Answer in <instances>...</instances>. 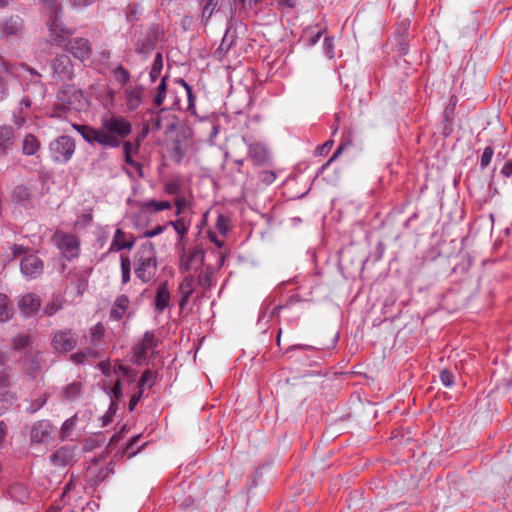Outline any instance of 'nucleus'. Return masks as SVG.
I'll return each instance as SVG.
<instances>
[{
  "label": "nucleus",
  "instance_id": "obj_38",
  "mask_svg": "<svg viewBox=\"0 0 512 512\" xmlns=\"http://www.w3.org/2000/svg\"><path fill=\"white\" fill-rule=\"evenodd\" d=\"M113 76L115 80L121 84L125 85L130 80V73L129 71L124 68L122 65L117 66L113 71Z\"/></svg>",
  "mask_w": 512,
  "mask_h": 512
},
{
  "label": "nucleus",
  "instance_id": "obj_50",
  "mask_svg": "<svg viewBox=\"0 0 512 512\" xmlns=\"http://www.w3.org/2000/svg\"><path fill=\"white\" fill-rule=\"evenodd\" d=\"M42 4L50 11L52 14H58L61 10V5L58 0H41Z\"/></svg>",
  "mask_w": 512,
  "mask_h": 512
},
{
  "label": "nucleus",
  "instance_id": "obj_27",
  "mask_svg": "<svg viewBox=\"0 0 512 512\" xmlns=\"http://www.w3.org/2000/svg\"><path fill=\"white\" fill-rule=\"evenodd\" d=\"M40 149L39 140L32 134H27L22 143V153L27 156H32Z\"/></svg>",
  "mask_w": 512,
  "mask_h": 512
},
{
  "label": "nucleus",
  "instance_id": "obj_17",
  "mask_svg": "<svg viewBox=\"0 0 512 512\" xmlns=\"http://www.w3.org/2000/svg\"><path fill=\"white\" fill-rule=\"evenodd\" d=\"M41 306L40 298L34 293H27L18 300V307L21 313L26 316L34 315Z\"/></svg>",
  "mask_w": 512,
  "mask_h": 512
},
{
  "label": "nucleus",
  "instance_id": "obj_45",
  "mask_svg": "<svg viewBox=\"0 0 512 512\" xmlns=\"http://www.w3.org/2000/svg\"><path fill=\"white\" fill-rule=\"evenodd\" d=\"M139 437L140 436H135L133 437L129 442L128 444L126 445V448H125V451H124V454L128 457V458H132L134 455H136V453L138 451H140L146 444H142L138 450H134V446L135 444L138 442L139 440Z\"/></svg>",
  "mask_w": 512,
  "mask_h": 512
},
{
  "label": "nucleus",
  "instance_id": "obj_12",
  "mask_svg": "<svg viewBox=\"0 0 512 512\" xmlns=\"http://www.w3.org/2000/svg\"><path fill=\"white\" fill-rule=\"evenodd\" d=\"M53 427L47 420L35 422L31 427L30 440L32 443L47 444L52 438Z\"/></svg>",
  "mask_w": 512,
  "mask_h": 512
},
{
  "label": "nucleus",
  "instance_id": "obj_28",
  "mask_svg": "<svg viewBox=\"0 0 512 512\" xmlns=\"http://www.w3.org/2000/svg\"><path fill=\"white\" fill-rule=\"evenodd\" d=\"M14 314L13 306L4 294H0V322L9 321Z\"/></svg>",
  "mask_w": 512,
  "mask_h": 512
},
{
  "label": "nucleus",
  "instance_id": "obj_25",
  "mask_svg": "<svg viewBox=\"0 0 512 512\" xmlns=\"http://www.w3.org/2000/svg\"><path fill=\"white\" fill-rule=\"evenodd\" d=\"M249 156L255 165H262L268 159V151L266 147L260 143H253L249 146Z\"/></svg>",
  "mask_w": 512,
  "mask_h": 512
},
{
  "label": "nucleus",
  "instance_id": "obj_46",
  "mask_svg": "<svg viewBox=\"0 0 512 512\" xmlns=\"http://www.w3.org/2000/svg\"><path fill=\"white\" fill-rule=\"evenodd\" d=\"M493 155L494 150L491 146H488L484 149L480 159V167L482 169L486 168L491 163Z\"/></svg>",
  "mask_w": 512,
  "mask_h": 512
},
{
  "label": "nucleus",
  "instance_id": "obj_35",
  "mask_svg": "<svg viewBox=\"0 0 512 512\" xmlns=\"http://www.w3.org/2000/svg\"><path fill=\"white\" fill-rule=\"evenodd\" d=\"M351 145V141L350 140H346V141H343L339 146L338 148L336 149V151L334 152V154L332 155V157L325 163L323 164L318 173H317V176L319 174H322L324 172V170L336 159L338 158L342 152L346 149L347 146H350Z\"/></svg>",
  "mask_w": 512,
  "mask_h": 512
},
{
  "label": "nucleus",
  "instance_id": "obj_9",
  "mask_svg": "<svg viewBox=\"0 0 512 512\" xmlns=\"http://www.w3.org/2000/svg\"><path fill=\"white\" fill-rule=\"evenodd\" d=\"M157 346V340L153 331H146L141 342L133 347V361L137 365H142L146 359L149 351H154Z\"/></svg>",
  "mask_w": 512,
  "mask_h": 512
},
{
  "label": "nucleus",
  "instance_id": "obj_1",
  "mask_svg": "<svg viewBox=\"0 0 512 512\" xmlns=\"http://www.w3.org/2000/svg\"><path fill=\"white\" fill-rule=\"evenodd\" d=\"M72 127L88 144L92 146L98 144L106 148H118L121 145V140L132 131L129 121L115 115L102 117L99 128L83 124H73Z\"/></svg>",
  "mask_w": 512,
  "mask_h": 512
},
{
  "label": "nucleus",
  "instance_id": "obj_40",
  "mask_svg": "<svg viewBox=\"0 0 512 512\" xmlns=\"http://www.w3.org/2000/svg\"><path fill=\"white\" fill-rule=\"evenodd\" d=\"M81 385L80 383L73 382L67 385L64 389V396L67 400H74L80 394Z\"/></svg>",
  "mask_w": 512,
  "mask_h": 512
},
{
  "label": "nucleus",
  "instance_id": "obj_3",
  "mask_svg": "<svg viewBox=\"0 0 512 512\" xmlns=\"http://www.w3.org/2000/svg\"><path fill=\"white\" fill-rule=\"evenodd\" d=\"M200 8V20L203 26L208 24L214 14H225L228 23L233 22L237 14L236 0H221L220 4L218 0H200Z\"/></svg>",
  "mask_w": 512,
  "mask_h": 512
},
{
  "label": "nucleus",
  "instance_id": "obj_56",
  "mask_svg": "<svg viewBox=\"0 0 512 512\" xmlns=\"http://www.w3.org/2000/svg\"><path fill=\"white\" fill-rule=\"evenodd\" d=\"M276 179V174L273 171H263L260 174V180L269 185L273 183Z\"/></svg>",
  "mask_w": 512,
  "mask_h": 512
},
{
  "label": "nucleus",
  "instance_id": "obj_44",
  "mask_svg": "<svg viewBox=\"0 0 512 512\" xmlns=\"http://www.w3.org/2000/svg\"><path fill=\"white\" fill-rule=\"evenodd\" d=\"M185 156V151L182 148L180 142H176L173 145L171 157L173 161L177 164H180Z\"/></svg>",
  "mask_w": 512,
  "mask_h": 512
},
{
  "label": "nucleus",
  "instance_id": "obj_63",
  "mask_svg": "<svg viewBox=\"0 0 512 512\" xmlns=\"http://www.w3.org/2000/svg\"><path fill=\"white\" fill-rule=\"evenodd\" d=\"M143 395V389H139L137 393L133 394L130 401H129V410L133 411L142 398Z\"/></svg>",
  "mask_w": 512,
  "mask_h": 512
},
{
  "label": "nucleus",
  "instance_id": "obj_57",
  "mask_svg": "<svg viewBox=\"0 0 512 512\" xmlns=\"http://www.w3.org/2000/svg\"><path fill=\"white\" fill-rule=\"evenodd\" d=\"M123 395L121 382L120 380H117L115 385L110 390V397L111 399L116 398L120 399Z\"/></svg>",
  "mask_w": 512,
  "mask_h": 512
},
{
  "label": "nucleus",
  "instance_id": "obj_51",
  "mask_svg": "<svg viewBox=\"0 0 512 512\" xmlns=\"http://www.w3.org/2000/svg\"><path fill=\"white\" fill-rule=\"evenodd\" d=\"M323 49L325 55L332 59L334 57V44L333 39L331 37H325L324 43H323Z\"/></svg>",
  "mask_w": 512,
  "mask_h": 512
},
{
  "label": "nucleus",
  "instance_id": "obj_43",
  "mask_svg": "<svg viewBox=\"0 0 512 512\" xmlns=\"http://www.w3.org/2000/svg\"><path fill=\"white\" fill-rule=\"evenodd\" d=\"M104 332L105 327L102 323H97L96 325H94L91 329L92 344H96L97 342H99L102 339Z\"/></svg>",
  "mask_w": 512,
  "mask_h": 512
},
{
  "label": "nucleus",
  "instance_id": "obj_21",
  "mask_svg": "<svg viewBox=\"0 0 512 512\" xmlns=\"http://www.w3.org/2000/svg\"><path fill=\"white\" fill-rule=\"evenodd\" d=\"M171 295L168 289V283H161L155 295L154 307L156 312L162 313L170 304Z\"/></svg>",
  "mask_w": 512,
  "mask_h": 512
},
{
  "label": "nucleus",
  "instance_id": "obj_53",
  "mask_svg": "<svg viewBox=\"0 0 512 512\" xmlns=\"http://www.w3.org/2000/svg\"><path fill=\"white\" fill-rule=\"evenodd\" d=\"M62 308V305L57 301H51L49 302L46 307L44 308L45 314L48 316L54 315L56 312H58Z\"/></svg>",
  "mask_w": 512,
  "mask_h": 512
},
{
  "label": "nucleus",
  "instance_id": "obj_14",
  "mask_svg": "<svg viewBox=\"0 0 512 512\" xmlns=\"http://www.w3.org/2000/svg\"><path fill=\"white\" fill-rule=\"evenodd\" d=\"M24 29V20L18 15H12L0 21V35L2 37H18Z\"/></svg>",
  "mask_w": 512,
  "mask_h": 512
},
{
  "label": "nucleus",
  "instance_id": "obj_6",
  "mask_svg": "<svg viewBox=\"0 0 512 512\" xmlns=\"http://www.w3.org/2000/svg\"><path fill=\"white\" fill-rule=\"evenodd\" d=\"M77 336L71 329L58 330L53 333L51 346L55 352L68 353L77 346Z\"/></svg>",
  "mask_w": 512,
  "mask_h": 512
},
{
  "label": "nucleus",
  "instance_id": "obj_15",
  "mask_svg": "<svg viewBox=\"0 0 512 512\" xmlns=\"http://www.w3.org/2000/svg\"><path fill=\"white\" fill-rule=\"evenodd\" d=\"M205 259V251L201 246L195 247L187 256H183L181 259L180 270L183 272L187 271H198Z\"/></svg>",
  "mask_w": 512,
  "mask_h": 512
},
{
  "label": "nucleus",
  "instance_id": "obj_31",
  "mask_svg": "<svg viewBox=\"0 0 512 512\" xmlns=\"http://www.w3.org/2000/svg\"><path fill=\"white\" fill-rule=\"evenodd\" d=\"M16 397L13 393L5 390L0 392V416L3 415L13 405Z\"/></svg>",
  "mask_w": 512,
  "mask_h": 512
},
{
  "label": "nucleus",
  "instance_id": "obj_16",
  "mask_svg": "<svg viewBox=\"0 0 512 512\" xmlns=\"http://www.w3.org/2000/svg\"><path fill=\"white\" fill-rule=\"evenodd\" d=\"M67 50L80 60L88 59L92 53L91 44L85 38H75L67 44Z\"/></svg>",
  "mask_w": 512,
  "mask_h": 512
},
{
  "label": "nucleus",
  "instance_id": "obj_37",
  "mask_svg": "<svg viewBox=\"0 0 512 512\" xmlns=\"http://www.w3.org/2000/svg\"><path fill=\"white\" fill-rule=\"evenodd\" d=\"M166 80H167V76L163 77L161 79L159 85L157 86V89H156L157 93H156V96L154 98V103L157 106L162 105V103L164 102V99L166 97V92H167Z\"/></svg>",
  "mask_w": 512,
  "mask_h": 512
},
{
  "label": "nucleus",
  "instance_id": "obj_20",
  "mask_svg": "<svg viewBox=\"0 0 512 512\" xmlns=\"http://www.w3.org/2000/svg\"><path fill=\"white\" fill-rule=\"evenodd\" d=\"M11 199L14 204L28 208L32 205L31 189L23 184L17 185L12 191Z\"/></svg>",
  "mask_w": 512,
  "mask_h": 512
},
{
  "label": "nucleus",
  "instance_id": "obj_18",
  "mask_svg": "<svg viewBox=\"0 0 512 512\" xmlns=\"http://www.w3.org/2000/svg\"><path fill=\"white\" fill-rule=\"evenodd\" d=\"M144 96L143 85H136L125 90V104L128 111L137 110L142 104Z\"/></svg>",
  "mask_w": 512,
  "mask_h": 512
},
{
  "label": "nucleus",
  "instance_id": "obj_47",
  "mask_svg": "<svg viewBox=\"0 0 512 512\" xmlns=\"http://www.w3.org/2000/svg\"><path fill=\"white\" fill-rule=\"evenodd\" d=\"M168 225H172L180 236H183L188 232V226L183 218L177 219L176 221H170Z\"/></svg>",
  "mask_w": 512,
  "mask_h": 512
},
{
  "label": "nucleus",
  "instance_id": "obj_4",
  "mask_svg": "<svg viewBox=\"0 0 512 512\" xmlns=\"http://www.w3.org/2000/svg\"><path fill=\"white\" fill-rule=\"evenodd\" d=\"M85 107L83 93L74 85H63L57 93V111H81Z\"/></svg>",
  "mask_w": 512,
  "mask_h": 512
},
{
  "label": "nucleus",
  "instance_id": "obj_29",
  "mask_svg": "<svg viewBox=\"0 0 512 512\" xmlns=\"http://www.w3.org/2000/svg\"><path fill=\"white\" fill-rule=\"evenodd\" d=\"M142 208L150 213H155L171 208L169 201L149 200L142 204Z\"/></svg>",
  "mask_w": 512,
  "mask_h": 512
},
{
  "label": "nucleus",
  "instance_id": "obj_48",
  "mask_svg": "<svg viewBox=\"0 0 512 512\" xmlns=\"http://www.w3.org/2000/svg\"><path fill=\"white\" fill-rule=\"evenodd\" d=\"M217 230L225 235L229 230V219L224 215H219L216 221Z\"/></svg>",
  "mask_w": 512,
  "mask_h": 512
},
{
  "label": "nucleus",
  "instance_id": "obj_23",
  "mask_svg": "<svg viewBox=\"0 0 512 512\" xmlns=\"http://www.w3.org/2000/svg\"><path fill=\"white\" fill-rule=\"evenodd\" d=\"M194 276L193 275H187L183 278L179 285V292L181 294V299L179 301V306L181 309L185 307V305L188 303V300L190 296L193 294L194 291Z\"/></svg>",
  "mask_w": 512,
  "mask_h": 512
},
{
  "label": "nucleus",
  "instance_id": "obj_64",
  "mask_svg": "<svg viewBox=\"0 0 512 512\" xmlns=\"http://www.w3.org/2000/svg\"><path fill=\"white\" fill-rule=\"evenodd\" d=\"M501 174L508 178L512 175V160H507L501 168Z\"/></svg>",
  "mask_w": 512,
  "mask_h": 512
},
{
  "label": "nucleus",
  "instance_id": "obj_39",
  "mask_svg": "<svg viewBox=\"0 0 512 512\" xmlns=\"http://www.w3.org/2000/svg\"><path fill=\"white\" fill-rule=\"evenodd\" d=\"M9 71L7 66H4L3 74H0V102L8 96V78Z\"/></svg>",
  "mask_w": 512,
  "mask_h": 512
},
{
  "label": "nucleus",
  "instance_id": "obj_60",
  "mask_svg": "<svg viewBox=\"0 0 512 512\" xmlns=\"http://www.w3.org/2000/svg\"><path fill=\"white\" fill-rule=\"evenodd\" d=\"M155 48V45L148 44L147 40L144 38L140 44V46L137 48V52L140 54H148Z\"/></svg>",
  "mask_w": 512,
  "mask_h": 512
},
{
  "label": "nucleus",
  "instance_id": "obj_8",
  "mask_svg": "<svg viewBox=\"0 0 512 512\" xmlns=\"http://www.w3.org/2000/svg\"><path fill=\"white\" fill-rule=\"evenodd\" d=\"M237 39V29L233 26V22H227V28L222 37L221 43L212 54L213 58L220 62L223 61L232 50V48L236 45Z\"/></svg>",
  "mask_w": 512,
  "mask_h": 512
},
{
  "label": "nucleus",
  "instance_id": "obj_59",
  "mask_svg": "<svg viewBox=\"0 0 512 512\" xmlns=\"http://www.w3.org/2000/svg\"><path fill=\"white\" fill-rule=\"evenodd\" d=\"M73 427H74L73 419H68L63 423V426H62V438L63 439L69 437L70 432L73 429Z\"/></svg>",
  "mask_w": 512,
  "mask_h": 512
},
{
  "label": "nucleus",
  "instance_id": "obj_22",
  "mask_svg": "<svg viewBox=\"0 0 512 512\" xmlns=\"http://www.w3.org/2000/svg\"><path fill=\"white\" fill-rule=\"evenodd\" d=\"M15 131L12 126H0V155H5L13 147Z\"/></svg>",
  "mask_w": 512,
  "mask_h": 512
},
{
  "label": "nucleus",
  "instance_id": "obj_55",
  "mask_svg": "<svg viewBox=\"0 0 512 512\" xmlns=\"http://www.w3.org/2000/svg\"><path fill=\"white\" fill-rule=\"evenodd\" d=\"M69 4L76 9H82L90 6L95 0H67Z\"/></svg>",
  "mask_w": 512,
  "mask_h": 512
},
{
  "label": "nucleus",
  "instance_id": "obj_36",
  "mask_svg": "<svg viewBox=\"0 0 512 512\" xmlns=\"http://www.w3.org/2000/svg\"><path fill=\"white\" fill-rule=\"evenodd\" d=\"M351 145V141L350 140H346V141H343L339 146L338 148L336 149V151L334 152V154L332 155V157L325 163L323 164L318 173H317V176L319 174H322L324 172V170L336 159L338 158L342 152L346 149L347 146H350Z\"/></svg>",
  "mask_w": 512,
  "mask_h": 512
},
{
  "label": "nucleus",
  "instance_id": "obj_30",
  "mask_svg": "<svg viewBox=\"0 0 512 512\" xmlns=\"http://www.w3.org/2000/svg\"><path fill=\"white\" fill-rule=\"evenodd\" d=\"M163 35V29L158 24H152L145 35V39L148 44L156 45V43L161 39Z\"/></svg>",
  "mask_w": 512,
  "mask_h": 512
},
{
  "label": "nucleus",
  "instance_id": "obj_62",
  "mask_svg": "<svg viewBox=\"0 0 512 512\" xmlns=\"http://www.w3.org/2000/svg\"><path fill=\"white\" fill-rule=\"evenodd\" d=\"M252 6V0H236L237 12H246Z\"/></svg>",
  "mask_w": 512,
  "mask_h": 512
},
{
  "label": "nucleus",
  "instance_id": "obj_33",
  "mask_svg": "<svg viewBox=\"0 0 512 512\" xmlns=\"http://www.w3.org/2000/svg\"><path fill=\"white\" fill-rule=\"evenodd\" d=\"M163 68V57L160 52H158L155 55V58L153 60V64L150 70V79L152 82H154L158 77L160 76V73Z\"/></svg>",
  "mask_w": 512,
  "mask_h": 512
},
{
  "label": "nucleus",
  "instance_id": "obj_2",
  "mask_svg": "<svg viewBox=\"0 0 512 512\" xmlns=\"http://www.w3.org/2000/svg\"><path fill=\"white\" fill-rule=\"evenodd\" d=\"M157 271L155 247L151 242L143 243L135 255V274L142 282L151 281Z\"/></svg>",
  "mask_w": 512,
  "mask_h": 512
},
{
  "label": "nucleus",
  "instance_id": "obj_7",
  "mask_svg": "<svg viewBox=\"0 0 512 512\" xmlns=\"http://www.w3.org/2000/svg\"><path fill=\"white\" fill-rule=\"evenodd\" d=\"M53 238L56 241L57 247L68 260L78 256L79 241L75 235L57 232L54 234Z\"/></svg>",
  "mask_w": 512,
  "mask_h": 512
},
{
  "label": "nucleus",
  "instance_id": "obj_41",
  "mask_svg": "<svg viewBox=\"0 0 512 512\" xmlns=\"http://www.w3.org/2000/svg\"><path fill=\"white\" fill-rule=\"evenodd\" d=\"M28 362L30 370H32L33 372L39 371L43 363L42 353L39 351L32 353L29 356Z\"/></svg>",
  "mask_w": 512,
  "mask_h": 512
},
{
  "label": "nucleus",
  "instance_id": "obj_42",
  "mask_svg": "<svg viewBox=\"0 0 512 512\" xmlns=\"http://www.w3.org/2000/svg\"><path fill=\"white\" fill-rule=\"evenodd\" d=\"M197 281L202 288H210L212 284V272L209 269L201 271L198 275Z\"/></svg>",
  "mask_w": 512,
  "mask_h": 512
},
{
  "label": "nucleus",
  "instance_id": "obj_5",
  "mask_svg": "<svg viewBox=\"0 0 512 512\" xmlns=\"http://www.w3.org/2000/svg\"><path fill=\"white\" fill-rule=\"evenodd\" d=\"M75 149V141L67 135L56 138L49 145L51 157L58 163H67L72 158Z\"/></svg>",
  "mask_w": 512,
  "mask_h": 512
},
{
  "label": "nucleus",
  "instance_id": "obj_24",
  "mask_svg": "<svg viewBox=\"0 0 512 512\" xmlns=\"http://www.w3.org/2000/svg\"><path fill=\"white\" fill-rule=\"evenodd\" d=\"M129 302V298L126 295H119L114 301L113 307L110 311V317L119 321L127 311Z\"/></svg>",
  "mask_w": 512,
  "mask_h": 512
},
{
  "label": "nucleus",
  "instance_id": "obj_26",
  "mask_svg": "<svg viewBox=\"0 0 512 512\" xmlns=\"http://www.w3.org/2000/svg\"><path fill=\"white\" fill-rule=\"evenodd\" d=\"M134 241H126L125 233L121 229H117L111 243L110 251H121L123 249H131Z\"/></svg>",
  "mask_w": 512,
  "mask_h": 512
},
{
  "label": "nucleus",
  "instance_id": "obj_19",
  "mask_svg": "<svg viewBox=\"0 0 512 512\" xmlns=\"http://www.w3.org/2000/svg\"><path fill=\"white\" fill-rule=\"evenodd\" d=\"M48 27L52 36H54L55 40L59 42L66 40L67 37L73 33L70 29L64 26L62 21L58 18V14L50 15Z\"/></svg>",
  "mask_w": 512,
  "mask_h": 512
},
{
  "label": "nucleus",
  "instance_id": "obj_52",
  "mask_svg": "<svg viewBox=\"0 0 512 512\" xmlns=\"http://www.w3.org/2000/svg\"><path fill=\"white\" fill-rule=\"evenodd\" d=\"M46 401H47L46 396H41V397L37 398L28 407V409H27L28 412H30V413L37 412L40 408H42L45 405Z\"/></svg>",
  "mask_w": 512,
  "mask_h": 512
},
{
  "label": "nucleus",
  "instance_id": "obj_32",
  "mask_svg": "<svg viewBox=\"0 0 512 512\" xmlns=\"http://www.w3.org/2000/svg\"><path fill=\"white\" fill-rule=\"evenodd\" d=\"M32 343V338L28 334H19L12 339L13 348L17 351H21L29 347Z\"/></svg>",
  "mask_w": 512,
  "mask_h": 512
},
{
  "label": "nucleus",
  "instance_id": "obj_58",
  "mask_svg": "<svg viewBox=\"0 0 512 512\" xmlns=\"http://www.w3.org/2000/svg\"><path fill=\"white\" fill-rule=\"evenodd\" d=\"M87 359L88 358L83 350L76 352L70 356V360L75 364H84Z\"/></svg>",
  "mask_w": 512,
  "mask_h": 512
},
{
  "label": "nucleus",
  "instance_id": "obj_10",
  "mask_svg": "<svg viewBox=\"0 0 512 512\" xmlns=\"http://www.w3.org/2000/svg\"><path fill=\"white\" fill-rule=\"evenodd\" d=\"M54 78L59 81H69L74 76L73 64L68 55L62 54L56 56L52 61Z\"/></svg>",
  "mask_w": 512,
  "mask_h": 512
},
{
  "label": "nucleus",
  "instance_id": "obj_61",
  "mask_svg": "<svg viewBox=\"0 0 512 512\" xmlns=\"http://www.w3.org/2000/svg\"><path fill=\"white\" fill-rule=\"evenodd\" d=\"M154 378V373L151 371V370H146L144 371V373L142 374L140 380H139V383H138V389H142V387L147 383L149 382L150 380H152Z\"/></svg>",
  "mask_w": 512,
  "mask_h": 512
},
{
  "label": "nucleus",
  "instance_id": "obj_11",
  "mask_svg": "<svg viewBox=\"0 0 512 512\" xmlns=\"http://www.w3.org/2000/svg\"><path fill=\"white\" fill-rule=\"evenodd\" d=\"M43 261L36 255L25 256L20 263V270L27 279H35L43 273Z\"/></svg>",
  "mask_w": 512,
  "mask_h": 512
},
{
  "label": "nucleus",
  "instance_id": "obj_49",
  "mask_svg": "<svg viewBox=\"0 0 512 512\" xmlns=\"http://www.w3.org/2000/svg\"><path fill=\"white\" fill-rule=\"evenodd\" d=\"M440 380L446 387H451L454 383V375L451 371L445 369L440 372Z\"/></svg>",
  "mask_w": 512,
  "mask_h": 512
},
{
  "label": "nucleus",
  "instance_id": "obj_54",
  "mask_svg": "<svg viewBox=\"0 0 512 512\" xmlns=\"http://www.w3.org/2000/svg\"><path fill=\"white\" fill-rule=\"evenodd\" d=\"M165 191L169 195H178L180 193V185L176 181H170L166 183Z\"/></svg>",
  "mask_w": 512,
  "mask_h": 512
},
{
  "label": "nucleus",
  "instance_id": "obj_13",
  "mask_svg": "<svg viewBox=\"0 0 512 512\" xmlns=\"http://www.w3.org/2000/svg\"><path fill=\"white\" fill-rule=\"evenodd\" d=\"M77 449V445L62 446L50 455V462L56 467L71 465L75 461V452Z\"/></svg>",
  "mask_w": 512,
  "mask_h": 512
},
{
  "label": "nucleus",
  "instance_id": "obj_34",
  "mask_svg": "<svg viewBox=\"0 0 512 512\" xmlns=\"http://www.w3.org/2000/svg\"><path fill=\"white\" fill-rule=\"evenodd\" d=\"M120 260H121L122 282L124 284H126L130 280L131 261H130V258L124 254L121 255Z\"/></svg>",
  "mask_w": 512,
  "mask_h": 512
}]
</instances>
